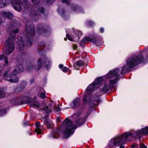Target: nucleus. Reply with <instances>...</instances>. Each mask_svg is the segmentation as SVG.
<instances>
[{"mask_svg": "<svg viewBox=\"0 0 148 148\" xmlns=\"http://www.w3.org/2000/svg\"><path fill=\"white\" fill-rule=\"evenodd\" d=\"M132 137V134L130 132H126L122 135H118L110 140L108 146L110 148H114L116 147L119 146V148H124L123 145L131 140Z\"/></svg>", "mask_w": 148, "mask_h": 148, "instance_id": "1", "label": "nucleus"}, {"mask_svg": "<svg viewBox=\"0 0 148 148\" xmlns=\"http://www.w3.org/2000/svg\"><path fill=\"white\" fill-rule=\"evenodd\" d=\"M117 69L110 71L105 76L106 79H109L108 82H106L102 88V90L104 92L108 91L110 88L113 87L119 80V73L120 70Z\"/></svg>", "mask_w": 148, "mask_h": 148, "instance_id": "2", "label": "nucleus"}, {"mask_svg": "<svg viewBox=\"0 0 148 148\" xmlns=\"http://www.w3.org/2000/svg\"><path fill=\"white\" fill-rule=\"evenodd\" d=\"M143 59V56L142 55H132L128 57L126 60V64L123 67L119 69L121 71V73L123 74L130 69L140 64Z\"/></svg>", "mask_w": 148, "mask_h": 148, "instance_id": "3", "label": "nucleus"}, {"mask_svg": "<svg viewBox=\"0 0 148 148\" xmlns=\"http://www.w3.org/2000/svg\"><path fill=\"white\" fill-rule=\"evenodd\" d=\"M23 70V66L21 64L15 66L14 69L11 74H10L8 71H6L4 73V76L5 77V79L11 82H16L19 80L16 74L22 72Z\"/></svg>", "mask_w": 148, "mask_h": 148, "instance_id": "4", "label": "nucleus"}, {"mask_svg": "<svg viewBox=\"0 0 148 148\" xmlns=\"http://www.w3.org/2000/svg\"><path fill=\"white\" fill-rule=\"evenodd\" d=\"M64 128V133L66 137H68L74 133L73 130L76 128L75 125L73 124L71 121L69 119L64 120L62 124Z\"/></svg>", "mask_w": 148, "mask_h": 148, "instance_id": "5", "label": "nucleus"}, {"mask_svg": "<svg viewBox=\"0 0 148 148\" xmlns=\"http://www.w3.org/2000/svg\"><path fill=\"white\" fill-rule=\"evenodd\" d=\"M14 37H12V39L10 37H8L6 41L5 46L6 47L5 53L7 55H9L11 54L14 51Z\"/></svg>", "mask_w": 148, "mask_h": 148, "instance_id": "6", "label": "nucleus"}, {"mask_svg": "<svg viewBox=\"0 0 148 148\" xmlns=\"http://www.w3.org/2000/svg\"><path fill=\"white\" fill-rule=\"evenodd\" d=\"M49 61L47 57L46 56L41 57L38 60L37 63L35 65V68L36 71L38 70L41 67L44 66L46 67L47 64H48Z\"/></svg>", "mask_w": 148, "mask_h": 148, "instance_id": "7", "label": "nucleus"}, {"mask_svg": "<svg viewBox=\"0 0 148 148\" xmlns=\"http://www.w3.org/2000/svg\"><path fill=\"white\" fill-rule=\"evenodd\" d=\"M72 30L73 32V34L75 36L73 37V36H69L68 34H66V37L68 40L71 41H76L78 40L79 37L82 34L81 32L78 30L76 29L74 30V29L73 28Z\"/></svg>", "mask_w": 148, "mask_h": 148, "instance_id": "8", "label": "nucleus"}, {"mask_svg": "<svg viewBox=\"0 0 148 148\" xmlns=\"http://www.w3.org/2000/svg\"><path fill=\"white\" fill-rule=\"evenodd\" d=\"M26 30L28 35L33 37L34 35V28L33 23L30 21H27L26 23Z\"/></svg>", "mask_w": 148, "mask_h": 148, "instance_id": "9", "label": "nucleus"}, {"mask_svg": "<svg viewBox=\"0 0 148 148\" xmlns=\"http://www.w3.org/2000/svg\"><path fill=\"white\" fill-rule=\"evenodd\" d=\"M13 1L12 4L14 9L18 11H20L22 9V6L23 4L25 3V0H16Z\"/></svg>", "mask_w": 148, "mask_h": 148, "instance_id": "10", "label": "nucleus"}, {"mask_svg": "<svg viewBox=\"0 0 148 148\" xmlns=\"http://www.w3.org/2000/svg\"><path fill=\"white\" fill-rule=\"evenodd\" d=\"M148 133V127H146L143 128L139 130L138 132H135L134 134H132V137H134L136 138L138 137L139 138H140L142 136L141 134L145 135Z\"/></svg>", "mask_w": 148, "mask_h": 148, "instance_id": "11", "label": "nucleus"}, {"mask_svg": "<svg viewBox=\"0 0 148 148\" xmlns=\"http://www.w3.org/2000/svg\"><path fill=\"white\" fill-rule=\"evenodd\" d=\"M88 99H89L88 101L90 102H91L92 101H96L98 103H100L101 102V100L99 99V96L98 95H94L91 99H90V97L89 96H87L86 97V95H85L83 98L84 102H85L87 101Z\"/></svg>", "mask_w": 148, "mask_h": 148, "instance_id": "12", "label": "nucleus"}, {"mask_svg": "<svg viewBox=\"0 0 148 148\" xmlns=\"http://www.w3.org/2000/svg\"><path fill=\"white\" fill-rule=\"evenodd\" d=\"M80 114H75L73 115V117L76 119V123L79 125H82L84 123V120L80 117Z\"/></svg>", "mask_w": 148, "mask_h": 148, "instance_id": "13", "label": "nucleus"}, {"mask_svg": "<svg viewBox=\"0 0 148 148\" xmlns=\"http://www.w3.org/2000/svg\"><path fill=\"white\" fill-rule=\"evenodd\" d=\"M17 44L18 49L20 50L23 49L25 48V46L22 38L21 36H18L17 38Z\"/></svg>", "mask_w": 148, "mask_h": 148, "instance_id": "14", "label": "nucleus"}, {"mask_svg": "<svg viewBox=\"0 0 148 148\" xmlns=\"http://www.w3.org/2000/svg\"><path fill=\"white\" fill-rule=\"evenodd\" d=\"M3 15H5V17L10 19H11L13 17L12 15L9 12H3ZM3 16L0 13V24L3 22Z\"/></svg>", "mask_w": 148, "mask_h": 148, "instance_id": "15", "label": "nucleus"}, {"mask_svg": "<svg viewBox=\"0 0 148 148\" xmlns=\"http://www.w3.org/2000/svg\"><path fill=\"white\" fill-rule=\"evenodd\" d=\"M36 97H35L31 101L29 102V105L32 107H38L40 105V103L38 101H36Z\"/></svg>", "mask_w": 148, "mask_h": 148, "instance_id": "16", "label": "nucleus"}, {"mask_svg": "<svg viewBox=\"0 0 148 148\" xmlns=\"http://www.w3.org/2000/svg\"><path fill=\"white\" fill-rule=\"evenodd\" d=\"M10 28L11 29V31L10 33V36L9 37H10V38L12 39V37L14 36V40H15V34L19 32V29L18 28L15 29L14 27H13L12 28L11 27H10Z\"/></svg>", "mask_w": 148, "mask_h": 148, "instance_id": "17", "label": "nucleus"}, {"mask_svg": "<svg viewBox=\"0 0 148 148\" xmlns=\"http://www.w3.org/2000/svg\"><path fill=\"white\" fill-rule=\"evenodd\" d=\"M80 104V99L78 98L75 99L71 103V106L73 108H78Z\"/></svg>", "mask_w": 148, "mask_h": 148, "instance_id": "18", "label": "nucleus"}, {"mask_svg": "<svg viewBox=\"0 0 148 148\" xmlns=\"http://www.w3.org/2000/svg\"><path fill=\"white\" fill-rule=\"evenodd\" d=\"M95 84L93 82L88 86L86 88L87 92V94L90 93V92L95 90L97 88H98L97 86H95Z\"/></svg>", "mask_w": 148, "mask_h": 148, "instance_id": "19", "label": "nucleus"}, {"mask_svg": "<svg viewBox=\"0 0 148 148\" xmlns=\"http://www.w3.org/2000/svg\"><path fill=\"white\" fill-rule=\"evenodd\" d=\"M11 103L13 105L19 104L21 103L23 101L21 98H18V99L16 97L11 99L10 101Z\"/></svg>", "mask_w": 148, "mask_h": 148, "instance_id": "20", "label": "nucleus"}, {"mask_svg": "<svg viewBox=\"0 0 148 148\" xmlns=\"http://www.w3.org/2000/svg\"><path fill=\"white\" fill-rule=\"evenodd\" d=\"M40 89L39 91L38 94V96L42 99H45L46 96L45 95V90L42 88H40Z\"/></svg>", "mask_w": 148, "mask_h": 148, "instance_id": "21", "label": "nucleus"}, {"mask_svg": "<svg viewBox=\"0 0 148 148\" xmlns=\"http://www.w3.org/2000/svg\"><path fill=\"white\" fill-rule=\"evenodd\" d=\"M103 80V78L102 77H99L96 79L94 82L95 84V86H97L98 88L100 87V85H101V83Z\"/></svg>", "mask_w": 148, "mask_h": 148, "instance_id": "22", "label": "nucleus"}, {"mask_svg": "<svg viewBox=\"0 0 148 148\" xmlns=\"http://www.w3.org/2000/svg\"><path fill=\"white\" fill-rule=\"evenodd\" d=\"M44 123L48 128H50L53 125V123L47 119H45L44 121Z\"/></svg>", "mask_w": 148, "mask_h": 148, "instance_id": "23", "label": "nucleus"}, {"mask_svg": "<svg viewBox=\"0 0 148 148\" xmlns=\"http://www.w3.org/2000/svg\"><path fill=\"white\" fill-rule=\"evenodd\" d=\"M10 2V0H0V8L8 4Z\"/></svg>", "mask_w": 148, "mask_h": 148, "instance_id": "24", "label": "nucleus"}, {"mask_svg": "<svg viewBox=\"0 0 148 148\" xmlns=\"http://www.w3.org/2000/svg\"><path fill=\"white\" fill-rule=\"evenodd\" d=\"M44 10V8L42 7H41L40 8L38 9V10L36 11V12L35 11H32L31 12V13L32 15L35 16L36 15L37 16L39 13V12H40L41 13H43Z\"/></svg>", "mask_w": 148, "mask_h": 148, "instance_id": "25", "label": "nucleus"}, {"mask_svg": "<svg viewBox=\"0 0 148 148\" xmlns=\"http://www.w3.org/2000/svg\"><path fill=\"white\" fill-rule=\"evenodd\" d=\"M59 130H56V131L53 132L52 134H51L50 135V137H52L54 138H57L59 136V134L58 132Z\"/></svg>", "mask_w": 148, "mask_h": 148, "instance_id": "26", "label": "nucleus"}, {"mask_svg": "<svg viewBox=\"0 0 148 148\" xmlns=\"http://www.w3.org/2000/svg\"><path fill=\"white\" fill-rule=\"evenodd\" d=\"M36 128L35 129L36 132L38 134H39L41 133V130L40 127V123L38 122H37L36 123Z\"/></svg>", "mask_w": 148, "mask_h": 148, "instance_id": "27", "label": "nucleus"}, {"mask_svg": "<svg viewBox=\"0 0 148 148\" xmlns=\"http://www.w3.org/2000/svg\"><path fill=\"white\" fill-rule=\"evenodd\" d=\"M43 110L46 113H48L51 112L52 111L51 107L50 106H45L43 108Z\"/></svg>", "mask_w": 148, "mask_h": 148, "instance_id": "28", "label": "nucleus"}, {"mask_svg": "<svg viewBox=\"0 0 148 148\" xmlns=\"http://www.w3.org/2000/svg\"><path fill=\"white\" fill-rule=\"evenodd\" d=\"M4 60L5 63L6 65L8 64V58L5 57L4 55H1L0 56V60Z\"/></svg>", "mask_w": 148, "mask_h": 148, "instance_id": "29", "label": "nucleus"}, {"mask_svg": "<svg viewBox=\"0 0 148 148\" xmlns=\"http://www.w3.org/2000/svg\"><path fill=\"white\" fill-rule=\"evenodd\" d=\"M33 68L34 65L32 62L29 63L27 66V68L28 71L32 70Z\"/></svg>", "mask_w": 148, "mask_h": 148, "instance_id": "30", "label": "nucleus"}, {"mask_svg": "<svg viewBox=\"0 0 148 148\" xmlns=\"http://www.w3.org/2000/svg\"><path fill=\"white\" fill-rule=\"evenodd\" d=\"M75 64L77 66H82L84 65V63H83V61L82 60H80L76 62Z\"/></svg>", "mask_w": 148, "mask_h": 148, "instance_id": "31", "label": "nucleus"}, {"mask_svg": "<svg viewBox=\"0 0 148 148\" xmlns=\"http://www.w3.org/2000/svg\"><path fill=\"white\" fill-rule=\"evenodd\" d=\"M76 10L79 12H82V10L81 8L79 7H77V6H75V8H73V11H76Z\"/></svg>", "mask_w": 148, "mask_h": 148, "instance_id": "32", "label": "nucleus"}, {"mask_svg": "<svg viewBox=\"0 0 148 148\" xmlns=\"http://www.w3.org/2000/svg\"><path fill=\"white\" fill-rule=\"evenodd\" d=\"M5 96V95L4 92L0 90V98L4 97Z\"/></svg>", "mask_w": 148, "mask_h": 148, "instance_id": "33", "label": "nucleus"}, {"mask_svg": "<svg viewBox=\"0 0 148 148\" xmlns=\"http://www.w3.org/2000/svg\"><path fill=\"white\" fill-rule=\"evenodd\" d=\"M32 42L30 40L27 39V46L29 47L31 46L32 45Z\"/></svg>", "mask_w": 148, "mask_h": 148, "instance_id": "34", "label": "nucleus"}, {"mask_svg": "<svg viewBox=\"0 0 148 148\" xmlns=\"http://www.w3.org/2000/svg\"><path fill=\"white\" fill-rule=\"evenodd\" d=\"M87 24L89 26H92L94 24V22L93 21H86Z\"/></svg>", "mask_w": 148, "mask_h": 148, "instance_id": "35", "label": "nucleus"}, {"mask_svg": "<svg viewBox=\"0 0 148 148\" xmlns=\"http://www.w3.org/2000/svg\"><path fill=\"white\" fill-rule=\"evenodd\" d=\"M6 113V110H0V116H2Z\"/></svg>", "mask_w": 148, "mask_h": 148, "instance_id": "36", "label": "nucleus"}, {"mask_svg": "<svg viewBox=\"0 0 148 148\" xmlns=\"http://www.w3.org/2000/svg\"><path fill=\"white\" fill-rule=\"evenodd\" d=\"M84 41L92 42V39L88 37H86L84 39Z\"/></svg>", "mask_w": 148, "mask_h": 148, "instance_id": "37", "label": "nucleus"}, {"mask_svg": "<svg viewBox=\"0 0 148 148\" xmlns=\"http://www.w3.org/2000/svg\"><path fill=\"white\" fill-rule=\"evenodd\" d=\"M21 85H22L23 86H21V87L22 88H25V86L26 85V82L25 81H23L21 83Z\"/></svg>", "mask_w": 148, "mask_h": 148, "instance_id": "38", "label": "nucleus"}, {"mask_svg": "<svg viewBox=\"0 0 148 148\" xmlns=\"http://www.w3.org/2000/svg\"><path fill=\"white\" fill-rule=\"evenodd\" d=\"M33 3L34 5H36L39 2V0H31Z\"/></svg>", "mask_w": 148, "mask_h": 148, "instance_id": "39", "label": "nucleus"}, {"mask_svg": "<svg viewBox=\"0 0 148 148\" xmlns=\"http://www.w3.org/2000/svg\"><path fill=\"white\" fill-rule=\"evenodd\" d=\"M69 69L66 67H64L62 69V71L64 72H67Z\"/></svg>", "mask_w": 148, "mask_h": 148, "instance_id": "40", "label": "nucleus"}, {"mask_svg": "<svg viewBox=\"0 0 148 148\" xmlns=\"http://www.w3.org/2000/svg\"><path fill=\"white\" fill-rule=\"evenodd\" d=\"M140 148H147L146 146L143 143H141L140 145Z\"/></svg>", "mask_w": 148, "mask_h": 148, "instance_id": "41", "label": "nucleus"}, {"mask_svg": "<svg viewBox=\"0 0 148 148\" xmlns=\"http://www.w3.org/2000/svg\"><path fill=\"white\" fill-rule=\"evenodd\" d=\"M58 12H59V14L61 15L62 16H63L64 14V10H62V11H60L59 10H58Z\"/></svg>", "mask_w": 148, "mask_h": 148, "instance_id": "42", "label": "nucleus"}, {"mask_svg": "<svg viewBox=\"0 0 148 148\" xmlns=\"http://www.w3.org/2000/svg\"><path fill=\"white\" fill-rule=\"evenodd\" d=\"M45 1H47L49 3V4H50L54 0H45Z\"/></svg>", "mask_w": 148, "mask_h": 148, "instance_id": "43", "label": "nucleus"}, {"mask_svg": "<svg viewBox=\"0 0 148 148\" xmlns=\"http://www.w3.org/2000/svg\"><path fill=\"white\" fill-rule=\"evenodd\" d=\"M62 2L63 3H66L67 5H68L69 4V2L67 1L66 0H62Z\"/></svg>", "mask_w": 148, "mask_h": 148, "instance_id": "44", "label": "nucleus"}, {"mask_svg": "<svg viewBox=\"0 0 148 148\" xmlns=\"http://www.w3.org/2000/svg\"><path fill=\"white\" fill-rule=\"evenodd\" d=\"M57 107L56 108H55L54 109L56 110V111H60V109L59 108V106L58 105H57Z\"/></svg>", "mask_w": 148, "mask_h": 148, "instance_id": "45", "label": "nucleus"}, {"mask_svg": "<svg viewBox=\"0 0 148 148\" xmlns=\"http://www.w3.org/2000/svg\"><path fill=\"white\" fill-rule=\"evenodd\" d=\"M104 28L103 27H101L100 29V32L103 33L104 32Z\"/></svg>", "mask_w": 148, "mask_h": 148, "instance_id": "46", "label": "nucleus"}, {"mask_svg": "<svg viewBox=\"0 0 148 148\" xmlns=\"http://www.w3.org/2000/svg\"><path fill=\"white\" fill-rule=\"evenodd\" d=\"M63 67V66L62 64H60L59 65V67L60 69L62 68Z\"/></svg>", "mask_w": 148, "mask_h": 148, "instance_id": "47", "label": "nucleus"}, {"mask_svg": "<svg viewBox=\"0 0 148 148\" xmlns=\"http://www.w3.org/2000/svg\"><path fill=\"white\" fill-rule=\"evenodd\" d=\"M77 47V46L76 45H74L73 47V49H75Z\"/></svg>", "mask_w": 148, "mask_h": 148, "instance_id": "48", "label": "nucleus"}, {"mask_svg": "<svg viewBox=\"0 0 148 148\" xmlns=\"http://www.w3.org/2000/svg\"><path fill=\"white\" fill-rule=\"evenodd\" d=\"M57 122H59L60 121V119L59 118L57 117Z\"/></svg>", "mask_w": 148, "mask_h": 148, "instance_id": "49", "label": "nucleus"}, {"mask_svg": "<svg viewBox=\"0 0 148 148\" xmlns=\"http://www.w3.org/2000/svg\"><path fill=\"white\" fill-rule=\"evenodd\" d=\"M64 40H66V38H64Z\"/></svg>", "mask_w": 148, "mask_h": 148, "instance_id": "50", "label": "nucleus"}, {"mask_svg": "<svg viewBox=\"0 0 148 148\" xmlns=\"http://www.w3.org/2000/svg\"><path fill=\"white\" fill-rule=\"evenodd\" d=\"M75 65H74V67H75ZM74 68H75V69H77V68H75V67H74Z\"/></svg>", "mask_w": 148, "mask_h": 148, "instance_id": "51", "label": "nucleus"}, {"mask_svg": "<svg viewBox=\"0 0 148 148\" xmlns=\"http://www.w3.org/2000/svg\"><path fill=\"white\" fill-rule=\"evenodd\" d=\"M95 103H94V104H93V105H93V106H92V107H93V106H94V105H95Z\"/></svg>", "mask_w": 148, "mask_h": 148, "instance_id": "52", "label": "nucleus"}]
</instances>
